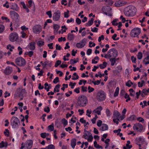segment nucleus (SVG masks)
Masks as SVG:
<instances>
[{
	"instance_id": "nucleus-1",
	"label": "nucleus",
	"mask_w": 149,
	"mask_h": 149,
	"mask_svg": "<svg viewBox=\"0 0 149 149\" xmlns=\"http://www.w3.org/2000/svg\"><path fill=\"white\" fill-rule=\"evenodd\" d=\"M136 12V8L133 6L131 5L125 8L124 10V13L127 17H133Z\"/></svg>"
},
{
	"instance_id": "nucleus-2",
	"label": "nucleus",
	"mask_w": 149,
	"mask_h": 149,
	"mask_svg": "<svg viewBox=\"0 0 149 149\" xmlns=\"http://www.w3.org/2000/svg\"><path fill=\"white\" fill-rule=\"evenodd\" d=\"M26 92L24 89H21L20 88H17L16 90L14 95V98L17 99L18 98H20V100H21L23 99L24 95H26Z\"/></svg>"
},
{
	"instance_id": "nucleus-3",
	"label": "nucleus",
	"mask_w": 149,
	"mask_h": 149,
	"mask_svg": "<svg viewBox=\"0 0 149 149\" xmlns=\"http://www.w3.org/2000/svg\"><path fill=\"white\" fill-rule=\"evenodd\" d=\"M88 102L87 97L84 95H81L79 96L77 100L78 105L81 107H84L86 105Z\"/></svg>"
},
{
	"instance_id": "nucleus-4",
	"label": "nucleus",
	"mask_w": 149,
	"mask_h": 149,
	"mask_svg": "<svg viewBox=\"0 0 149 149\" xmlns=\"http://www.w3.org/2000/svg\"><path fill=\"white\" fill-rule=\"evenodd\" d=\"M33 142L32 140L29 139L27 140L24 143H22L21 144L20 149H31L32 147Z\"/></svg>"
},
{
	"instance_id": "nucleus-5",
	"label": "nucleus",
	"mask_w": 149,
	"mask_h": 149,
	"mask_svg": "<svg viewBox=\"0 0 149 149\" xmlns=\"http://www.w3.org/2000/svg\"><path fill=\"white\" fill-rule=\"evenodd\" d=\"M106 97V94L102 91H99L97 93L96 98L98 101L101 102L104 100Z\"/></svg>"
},
{
	"instance_id": "nucleus-6",
	"label": "nucleus",
	"mask_w": 149,
	"mask_h": 149,
	"mask_svg": "<svg viewBox=\"0 0 149 149\" xmlns=\"http://www.w3.org/2000/svg\"><path fill=\"white\" fill-rule=\"evenodd\" d=\"M17 65L19 66H24L26 65V61L25 59L22 57L17 58L15 60Z\"/></svg>"
},
{
	"instance_id": "nucleus-7",
	"label": "nucleus",
	"mask_w": 149,
	"mask_h": 149,
	"mask_svg": "<svg viewBox=\"0 0 149 149\" xmlns=\"http://www.w3.org/2000/svg\"><path fill=\"white\" fill-rule=\"evenodd\" d=\"M19 123V119L16 117H13L11 120V124L13 127L15 128L18 127Z\"/></svg>"
},
{
	"instance_id": "nucleus-8",
	"label": "nucleus",
	"mask_w": 149,
	"mask_h": 149,
	"mask_svg": "<svg viewBox=\"0 0 149 149\" xmlns=\"http://www.w3.org/2000/svg\"><path fill=\"white\" fill-rule=\"evenodd\" d=\"M141 32L140 28H136L132 29L130 33V36L132 37H135L138 36Z\"/></svg>"
},
{
	"instance_id": "nucleus-9",
	"label": "nucleus",
	"mask_w": 149,
	"mask_h": 149,
	"mask_svg": "<svg viewBox=\"0 0 149 149\" xmlns=\"http://www.w3.org/2000/svg\"><path fill=\"white\" fill-rule=\"evenodd\" d=\"M83 137L85 139H87L89 142H91L93 139V137L91 134L88 131H86Z\"/></svg>"
},
{
	"instance_id": "nucleus-10",
	"label": "nucleus",
	"mask_w": 149,
	"mask_h": 149,
	"mask_svg": "<svg viewBox=\"0 0 149 149\" xmlns=\"http://www.w3.org/2000/svg\"><path fill=\"white\" fill-rule=\"evenodd\" d=\"M18 38V36L17 34L15 32L11 33L9 36L10 40L12 42H14L16 41Z\"/></svg>"
},
{
	"instance_id": "nucleus-11",
	"label": "nucleus",
	"mask_w": 149,
	"mask_h": 149,
	"mask_svg": "<svg viewBox=\"0 0 149 149\" xmlns=\"http://www.w3.org/2000/svg\"><path fill=\"white\" fill-rule=\"evenodd\" d=\"M108 54H109L113 58H116L118 55L117 51L114 48L110 49L108 52Z\"/></svg>"
},
{
	"instance_id": "nucleus-12",
	"label": "nucleus",
	"mask_w": 149,
	"mask_h": 149,
	"mask_svg": "<svg viewBox=\"0 0 149 149\" xmlns=\"http://www.w3.org/2000/svg\"><path fill=\"white\" fill-rule=\"evenodd\" d=\"M87 39L84 38L80 42L77 43L76 45V47L78 48H82L84 47L86 42Z\"/></svg>"
},
{
	"instance_id": "nucleus-13",
	"label": "nucleus",
	"mask_w": 149,
	"mask_h": 149,
	"mask_svg": "<svg viewBox=\"0 0 149 149\" xmlns=\"http://www.w3.org/2000/svg\"><path fill=\"white\" fill-rule=\"evenodd\" d=\"M42 27L40 25H36L34 26L33 28V32L36 34L39 33L41 31Z\"/></svg>"
},
{
	"instance_id": "nucleus-14",
	"label": "nucleus",
	"mask_w": 149,
	"mask_h": 149,
	"mask_svg": "<svg viewBox=\"0 0 149 149\" xmlns=\"http://www.w3.org/2000/svg\"><path fill=\"white\" fill-rule=\"evenodd\" d=\"M61 16V13L60 11L57 10L54 12L52 17L53 19L55 21H58L60 18Z\"/></svg>"
},
{
	"instance_id": "nucleus-15",
	"label": "nucleus",
	"mask_w": 149,
	"mask_h": 149,
	"mask_svg": "<svg viewBox=\"0 0 149 149\" xmlns=\"http://www.w3.org/2000/svg\"><path fill=\"white\" fill-rule=\"evenodd\" d=\"M111 10V8L109 6H106L103 7L102 8V10L104 13L107 15H108L109 16H112V14L109 13L108 15L107 13L106 12V11H110Z\"/></svg>"
},
{
	"instance_id": "nucleus-16",
	"label": "nucleus",
	"mask_w": 149,
	"mask_h": 149,
	"mask_svg": "<svg viewBox=\"0 0 149 149\" xmlns=\"http://www.w3.org/2000/svg\"><path fill=\"white\" fill-rule=\"evenodd\" d=\"M133 130H143V126L140 123H136L134 124L133 127Z\"/></svg>"
},
{
	"instance_id": "nucleus-17",
	"label": "nucleus",
	"mask_w": 149,
	"mask_h": 149,
	"mask_svg": "<svg viewBox=\"0 0 149 149\" xmlns=\"http://www.w3.org/2000/svg\"><path fill=\"white\" fill-rule=\"evenodd\" d=\"M127 4V2L124 1L120 0L116 1L114 4L116 7H119L122 6Z\"/></svg>"
},
{
	"instance_id": "nucleus-18",
	"label": "nucleus",
	"mask_w": 149,
	"mask_h": 149,
	"mask_svg": "<svg viewBox=\"0 0 149 149\" xmlns=\"http://www.w3.org/2000/svg\"><path fill=\"white\" fill-rule=\"evenodd\" d=\"M12 71L13 69L12 68L8 66L5 68L4 71V73L5 74L8 75L12 73Z\"/></svg>"
},
{
	"instance_id": "nucleus-19",
	"label": "nucleus",
	"mask_w": 149,
	"mask_h": 149,
	"mask_svg": "<svg viewBox=\"0 0 149 149\" xmlns=\"http://www.w3.org/2000/svg\"><path fill=\"white\" fill-rule=\"evenodd\" d=\"M120 113L117 111H114L113 113V118H116L119 120L120 119Z\"/></svg>"
},
{
	"instance_id": "nucleus-20",
	"label": "nucleus",
	"mask_w": 149,
	"mask_h": 149,
	"mask_svg": "<svg viewBox=\"0 0 149 149\" xmlns=\"http://www.w3.org/2000/svg\"><path fill=\"white\" fill-rule=\"evenodd\" d=\"M136 141L137 142H140L142 143L146 144L147 143L145 139L143 137H140L138 138H136Z\"/></svg>"
},
{
	"instance_id": "nucleus-21",
	"label": "nucleus",
	"mask_w": 149,
	"mask_h": 149,
	"mask_svg": "<svg viewBox=\"0 0 149 149\" xmlns=\"http://www.w3.org/2000/svg\"><path fill=\"white\" fill-rule=\"evenodd\" d=\"M102 108L101 106H99L97 108L95 109L94 110L93 112L97 113L98 115H100L101 114V111L102 110Z\"/></svg>"
},
{
	"instance_id": "nucleus-22",
	"label": "nucleus",
	"mask_w": 149,
	"mask_h": 149,
	"mask_svg": "<svg viewBox=\"0 0 149 149\" xmlns=\"http://www.w3.org/2000/svg\"><path fill=\"white\" fill-rule=\"evenodd\" d=\"M29 47L31 50H33L35 48V43L34 42H30L29 45Z\"/></svg>"
},
{
	"instance_id": "nucleus-23",
	"label": "nucleus",
	"mask_w": 149,
	"mask_h": 149,
	"mask_svg": "<svg viewBox=\"0 0 149 149\" xmlns=\"http://www.w3.org/2000/svg\"><path fill=\"white\" fill-rule=\"evenodd\" d=\"M8 143L6 142L2 141L0 143V148H2L3 147L6 148L8 146Z\"/></svg>"
},
{
	"instance_id": "nucleus-24",
	"label": "nucleus",
	"mask_w": 149,
	"mask_h": 149,
	"mask_svg": "<svg viewBox=\"0 0 149 149\" xmlns=\"http://www.w3.org/2000/svg\"><path fill=\"white\" fill-rule=\"evenodd\" d=\"M11 15L14 16L15 18L18 19L19 15L15 11H11L10 12Z\"/></svg>"
},
{
	"instance_id": "nucleus-25",
	"label": "nucleus",
	"mask_w": 149,
	"mask_h": 149,
	"mask_svg": "<svg viewBox=\"0 0 149 149\" xmlns=\"http://www.w3.org/2000/svg\"><path fill=\"white\" fill-rule=\"evenodd\" d=\"M76 144V140L75 139H73L71 141V145L73 149L75 148Z\"/></svg>"
},
{
	"instance_id": "nucleus-26",
	"label": "nucleus",
	"mask_w": 149,
	"mask_h": 149,
	"mask_svg": "<svg viewBox=\"0 0 149 149\" xmlns=\"http://www.w3.org/2000/svg\"><path fill=\"white\" fill-rule=\"evenodd\" d=\"M108 129V125L105 124H102L101 130H107Z\"/></svg>"
},
{
	"instance_id": "nucleus-27",
	"label": "nucleus",
	"mask_w": 149,
	"mask_h": 149,
	"mask_svg": "<svg viewBox=\"0 0 149 149\" xmlns=\"http://www.w3.org/2000/svg\"><path fill=\"white\" fill-rule=\"evenodd\" d=\"M107 65V63L106 62H104L103 64H100L99 66L100 69H103L106 67Z\"/></svg>"
},
{
	"instance_id": "nucleus-28",
	"label": "nucleus",
	"mask_w": 149,
	"mask_h": 149,
	"mask_svg": "<svg viewBox=\"0 0 149 149\" xmlns=\"http://www.w3.org/2000/svg\"><path fill=\"white\" fill-rule=\"evenodd\" d=\"M94 20V19L91 18V20L88 21V22L86 24V25L88 26H91L93 23Z\"/></svg>"
},
{
	"instance_id": "nucleus-29",
	"label": "nucleus",
	"mask_w": 149,
	"mask_h": 149,
	"mask_svg": "<svg viewBox=\"0 0 149 149\" xmlns=\"http://www.w3.org/2000/svg\"><path fill=\"white\" fill-rule=\"evenodd\" d=\"M74 36L73 34L69 33L68 35V40L71 41L74 39Z\"/></svg>"
},
{
	"instance_id": "nucleus-30",
	"label": "nucleus",
	"mask_w": 149,
	"mask_h": 149,
	"mask_svg": "<svg viewBox=\"0 0 149 149\" xmlns=\"http://www.w3.org/2000/svg\"><path fill=\"white\" fill-rule=\"evenodd\" d=\"M109 61L111 62V65L113 66L116 61V58H110Z\"/></svg>"
},
{
	"instance_id": "nucleus-31",
	"label": "nucleus",
	"mask_w": 149,
	"mask_h": 149,
	"mask_svg": "<svg viewBox=\"0 0 149 149\" xmlns=\"http://www.w3.org/2000/svg\"><path fill=\"white\" fill-rule=\"evenodd\" d=\"M94 147L98 149L102 148V147L101 146L97 144V142L96 141L94 142Z\"/></svg>"
},
{
	"instance_id": "nucleus-32",
	"label": "nucleus",
	"mask_w": 149,
	"mask_h": 149,
	"mask_svg": "<svg viewBox=\"0 0 149 149\" xmlns=\"http://www.w3.org/2000/svg\"><path fill=\"white\" fill-rule=\"evenodd\" d=\"M60 86V85L59 84H58L56 85L55 87V88L54 89V92H59V90L58 89L59 88Z\"/></svg>"
},
{
	"instance_id": "nucleus-33",
	"label": "nucleus",
	"mask_w": 149,
	"mask_h": 149,
	"mask_svg": "<svg viewBox=\"0 0 149 149\" xmlns=\"http://www.w3.org/2000/svg\"><path fill=\"white\" fill-rule=\"evenodd\" d=\"M61 122L63 125L64 127H65L68 124V121L64 118H63L61 120Z\"/></svg>"
},
{
	"instance_id": "nucleus-34",
	"label": "nucleus",
	"mask_w": 149,
	"mask_h": 149,
	"mask_svg": "<svg viewBox=\"0 0 149 149\" xmlns=\"http://www.w3.org/2000/svg\"><path fill=\"white\" fill-rule=\"evenodd\" d=\"M79 76L75 72L73 74V75L72 76V79L73 80H77L78 79Z\"/></svg>"
},
{
	"instance_id": "nucleus-35",
	"label": "nucleus",
	"mask_w": 149,
	"mask_h": 149,
	"mask_svg": "<svg viewBox=\"0 0 149 149\" xmlns=\"http://www.w3.org/2000/svg\"><path fill=\"white\" fill-rule=\"evenodd\" d=\"M14 46H12L11 45L9 44L7 46V49H9L10 51L12 52L13 49H14Z\"/></svg>"
},
{
	"instance_id": "nucleus-36",
	"label": "nucleus",
	"mask_w": 149,
	"mask_h": 149,
	"mask_svg": "<svg viewBox=\"0 0 149 149\" xmlns=\"http://www.w3.org/2000/svg\"><path fill=\"white\" fill-rule=\"evenodd\" d=\"M38 45L39 47H41L44 45V42L41 40L37 42Z\"/></svg>"
},
{
	"instance_id": "nucleus-37",
	"label": "nucleus",
	"mask_w": 149,
	"mask_h": 149,
	"mask_svg": "<svg viewBox=\"0 0 149 149\" xmlns=\"http://www.w3.org/2000/svg\"><path fill=\"white\" fill-rule=\"evenodd\" d=\"M136 118V116L134 115H133L131 116L130 117H129L128 119V120L129 121H132L134 120Z\"/></svg>"
},
{
	"instance_id": "nucleus-38",
	"label": "nucleus",
	"mask_w": 149,
	"mask_h": 149,
	"mask_svg": "<svg viewBox=\"0 0 149 149\" xmlns=\"http://www.w3.org/2000/svg\"><path fill=\"white\" fill-rule=\"evenodd\" d=\"M106 3L109 5L111 6L113 3V2L111 0H105Z\"/></svg>"
},
{
	"instance_id": "nucleus-39",
	"label": "nucleus",
	"mask_w": 149,
	"mask_h": 149,
	"mask_svg": "<svg viewBox=\"0 0 149 149\" xmlns=\"http://www.w3.org/2000/svg\"><path fill=\"white\" fill-rule=\"evenodd\" d=\"M49 135V134L46 133H41L40 134L41 136L43 138H46L47 136H48Z\"/></svg>"
},
{
	"instance_id": "nucleus-40",
	"label": "nucleus",
	"mask_w": 149,
	"mask_h": 149,
	"mask_svg": "<svg viewBox=\"0 0 149 149\" xmlns=\"http://www.w3.org/2000/svg\"><path fill=\"white\" fill-rule=\"evenodd\" d=\"M137 58L139 60H141L142 59L143 57V55L142 52H139L138 53L137 55Z\"/></svg>"
},
{
	"instance_id": "nucleus-41",
	"label": "nucleus",
	"mask_w": 149,
	"mask_h": 149,
	"mask_svg": "<svg viewBox=\"0 0 149 149\" xmlns=\"http://www.w3.org/2000/svg\"><path fill=\"white\" fill-rule=\"evenodd\" d=\"M47 129L49 130H54V127L53 124L49 125L47 127Z\"/></svg>"
},
{
	"instance_id": "nucleus-42",
	"label": "nucleus",
	"mask_w": 149,
	"mask_h": 149,
	"mask_svg": "<svg viewBox=\"0 0 149 149\" xmlns=\"http://www.w3.org/2000/svg\"><path fill=\"white\" fill-rule=\"evenodd\" d=\"M142 92L144 94L146 95L147 94V93H149V88L148 90H146V89H144L142 90Z\"/></svg>"
},
{
	"instance_id": "nucleus-43",
	"label": "nucleus",
	"mask_w": 149,
	"mask_h": 149,
	"mask_svg": "<svg viewBox=\"0 0 149 149\" xmlns=\"http://www.w3.org/2000/svg\"><path fill=\"white\" fill-rule=\"evenodd\" d=\"M131 84L133 85V84L130 80L128 81L126 84V85L128 87H130L131 86Z\"/></svg>"
},
{
	"instance_id": "nucleus-44",
	"label": "nucleus",
	"mask_w": 149,
	"mask_h": 149,
	"mask_svg": "<svg viewBox=\"0 0 149 149\" xmlns=\"http://www.w3.org/2000/svg\"><path fill=\"white\" fill-rule=\"evenodd\" d=\"M53 27L55 30L57 31L59 28V26L57 24H54L53 25Z\"/></svg>"
},
{
	"instance_id": "nucleus-45",
	"label": "nucleus",
	"mask_w": 149,
	"mask_h": 149,
	"mask_svg": "<svg viewBox=\"0 0 149 149\" xmlns=\"http://www.w3.org/2000/svg\"><path fill=\"white\" fill-rule=\"evenodd\" d=\"M101 81V80H97L95 81H92V83H93L95 85H98L100 84V81Z\"/></svg>"
},
{
	"instance_id": "nucleus-46",
	"label": "nucleus",
	"mask_w": 149,
	"mask_h": 149,
	"mask_svg": "<svg viewBox=\"0 0 149 149\" xmlns=\"http://www.w3.org/2000/svg\"><path fill=\"white\" fill-rule=\"evenodd\" d=\"M132 146L131 145H129V144H126V146H124L123 147L124 149H130L132 147Z\"/></svg>"
},
{
	"instance_id": "nucleus-47",
	"label": "nucleus",
	"mask_w": 149,
	"mask_h": 149,
	"mask_svg": "<svg viewBox=\"0 0 149 149\" xmlns=\"http://www.w3.org/2000/svg\"><path fill=\"white\" fill-rule=\"evenodd\" d=\"M106 112L107 116L109 117L111 116V114L110 111L108 109H106Z\"/></svg>"
},
{
	"instance_id": "nucleus-48",
	"label": "nucleus",
	"mask_w": 149,
	"mask_h": 149,
	"mask_svg": "<svg viewBox=\"0 0 149 149\" xmlns=\"http://www.w3.org/2000/svg\"><path fill=\"white\" fill-rule=\"evenodd\" d=\"M113 121L114 123H116L117 125H118L119 123L118 121H120V119L119 120H118V119L116 118H114L113 119Z\"/></svg>"
},
{
	"instance_id": "nucleus-49",
	"label": "nucleus",
	"mask_w": 149,
	"mask_h": 149,
	"mask_svg": "<svg viewBox=\"0 0 149 149\" xmlns=\"http://www.w3.org/2000/svg\"><path fill=\"white\" fill-rule=\"evenodd\" d=\"M4 30V27L3 25H0V33H2Z\"/></svg>"
},
{
	"instance_id": "nucleus-50",
	"label": "nucleus",
	"mask_w": 149,
	"mask_h": 149,
	"mask_svg": "<svg viewBox=\"0 0 149 149\" xmlns=\"http://www.w3.org/2000/svg\"><path fill=\"white\" fill-rule=\"evenodd\" d=\"M137 120L140 122L144 123V120L141 117H139L137 118Z\"/></svg>"
},
{
	"instance_id": "nucleus-51",
	"label": "nucleus",
	"mask_w": 149,
	"mask_h": 149,
	"mask_svg": "<svg viewBox=\"0 0 149 149\" xmlns=\"http://www.w3.org/2000/svg\"><path fill=\"white\" fill-rule=\"evenodd\" d=\"M88 92L89 93H90L93 91L94 90L93 88L91 87L90 86H88Z\"/></svg>"
},
{
	"instance_id": "nucleus-52",
	"label": "nucleus",
	"mask_w": 149,
	"mask_h": 149,
	"mask_svg": "<svg viewBox=\"0 0 149 149\" xmlns=\"http://www.w3.org/2000/svg\"><path fill=\"white\" fill-rule=\"evenodd\" d=\"M61 63V61L58 60L56 61L55 65V67H57L58 65H60Z\"/></svg>"
},
{
	"instance_id": "nucleus-53",
	"label": "nucleus",
	"mask_w": 149,
	"mask_h": 149,
	"mask_svg": "<svg viewBox=\"0 0 149 149\" xmlns=\"http://www.w3.org/2000/svg\"><path fill=\"white\" fill-rule=\"evenodd\" d=\"M78 61H76L74 59V60L72 59H71L70 61V63L72 65H73L74 63H76Z\"/></svg>"
},
{
	"instance_id": "nucleus-54",
	"label": "nucleus",
	"mask_w": 149,
	"mask_h": 149,
	"mask_svg": "<svg viewBox=\"0 0 149 149\" xmlns=\"http://www.w3.org/2000/svg\"><path fill=\"white\" fill-rule=\"evenodd\" d=\"M102 121L101 120H98L97 123V125L98 127H100L102 125Z\"/></svg>"
},
{
	"instance_id": "nucleus-55",
	"label": "nucleus",
	"mask_w": 149,
	"mask_h": 149,
	"mask_svg": "<svg viewBox=\"0 0 149 149\" xmlns=\"http://www.w3.org/2000/svg\"><path fill=\"white\" fill-rule=\"evenodd\" d=\"M33 52L31 51H29L27 52V54H26L28 55L29 56V57H31L33 56Z\"/></svg>"
},
{
	"instance_id": "nucleus-56",
	"label": "nucleus",
	"mask_w": 149,
	"mask_h": 149,
	"mask_svg": "<svg viewBox=\"0 0 149 149\" xmlns=\"http://www.w3.org/2000/svg\"><path fill=\"white\" fill-rule=\"evenodd\" d=\"M117 21L116 19H114L112 22V25L114 26H117L118 24V23H115Z\"/></svg>"
},
{
	"instance_id": "nucleus-57",
	"label": "nucleus",
	"mask_w": 149,
	"mask_h": 149,
	"mask_svg": "<svg viewBox=\"0 0 149 149\" xmlns=\"http://www.w3.org/2000/svg\"><path fill=\"white\" fill-rule=\"evenodd\" d=\"M59 82V78L56 77L53 80V82L54 84H56L57 82Z\"/></svg>"
},
{
	"instance_id": "nucleus-58",
	"label": "nucleus",
	"mask_w": 149,
	"mask_h": 149,
	"mask_svg": "<svg viewBox=\"0 0 149 149\" xmlns=\"http://www.w3.org/2000/svg\"><path fill=\"white\" fill-rule=\"evenodd\" d=\"M131 59L132 62L134 63H136V58L134 57V56H132Z\"/></svg>"
},
{
	"instance_id": "nucleus-59",
	"label": "nucleus",
	"mask_w": 149,
	"mask_h": 149,
	"mask_svg": "<svg viewBox=\"0 0 149 149\" xmlns=\"http://www.w3.org/2000/svg\"><path fill=\"white\" fill-rule=\"evenodd\" d=\"M47 147V149H54V146L52 144L48 145Z\"/></svg>"
},
{
	"instance_id": "nucleus-60",
	"label": "nucleus",
	"mask_w": 149,
	"mask_h": 149,
	"mask_svg": "<svg viewBox=\"0 0 149 149\" xmlns=\"http://www.w3.org/2000/svg\"><path fill=\"white\" fill-rule=\"evenodd\" d=\"M18 50L19 51V55H20L22 54V49L19 46L18 47Z\"/></svg>"
},
{
	"instance_id": "nucleus-61",
	"label": "nucleus",
	"mask_w": 149,
	"mask_h": 149,
	"mask_svg": "<svg viewBox=\"0 0 149 149\" xmlns=\"http://www.w3.org/2000/svg\"><path fill=\"white\" fill-rule=\"evenodd\" d=\"M136 133L134 131H130L129 132L127 133V134L128 135L131 134L132 136H134L136 134Z\"/></svg>"
},
{
	"instance_id": "nucleus-62",
	"label": "nucleus",
	"mask_w": 149,
	"mask_h": 149,
	"mask_svg": "<svg viewBox=\"0 0 149 149\" xmlns=\"http://www.w3.org/2000/svg\"><path fill=\"white\" fill-rule=\"evenodd\" d=\"M98 29L96 27H94L93 28H91V31L93 32H97Z\"/></svg>"
},
{
	"instance_id": "nucleus-63",
	"label": "nucleus",
	"mask_w": 149,
	"mask_h": 149,
	"mask_svg": "<svg viewBox=\"0 0 149 149\" xmlns=\"http://www.w3.org/2000/svg\"><path fill=\"white\" fill-rule=\"evenodd\" d=\"M47 14L49 16V18H51L52 17V12L51 11H49L47 12Z\"/></svg>"
},
{
	"instance_id": "nucleus-64",
	"label": "nucleus",
	"mask_w": 149,
	"mask_h": 149,
	"mask_svg": "<svg viewBox=\"0 0 149 149\" xmlns=\"http://www.w3.org/2000/svg\"><path fill=\"white\" fill-rule=\"evenodd\" d=\"M76 22L78 24H80L81 22V19L78 18H76Z\"/></svg>"
}]
</instances>
